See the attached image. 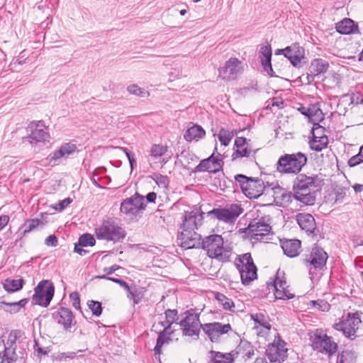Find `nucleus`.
Listing matches in <instances>:
<instances>
[{"instance_id":"obj_61","label":"nucleus","mask_w":363,"mask_h":363,"mask_svg":"<svg viewBox=\"0 0 363 363\" xmlns=\"http://www.w3.org/2000/svg\"><path fill=\"white\" fill-rule=\"evenodd\" d=\"M325 128L320 125L318 123L313 122V126L311 130L312 137L314 136H326L325 135Z\"/></svg>"},{"instance_id":"obj_14","label":"nucleus","mask_w":363,"mask_h":363,"mask_svg":"<svg viewBox=\"0 0 363 363\" xmlns=\"http://www.w3.org/2000/svg\"><path fill=\"white\" fill-rule=\"evenodd\" d=\"M268 221L269 220H266L264 217L252 220L247 228L251 238L258 240L269 235L271 233L272 227Z\"/></svg>"},{"instance_id":"obj_36","label":"nucleus","mask_w":363,"mask_h":363,"mask_svg":"<svg viewBox=\"0 0 363 363\" xmlns=\"http://www.w3.org/2000/svg\"><path fill=\"white\" fill-rule=\"evenodd\" d=\"M23 279H11L7 278L3 283L4 289L9 293H13L21 290L25 284Z\"/></svg>"},{"instance_id":"obj_53","label":"nucleus","mask_w":363,"mask_h":363,"mask_svg":"<svg viewBox=\"0 0 363 363\" xmlns=\"http://www.w3.org/2000/svg\"><path fill=\"white\" fill-rule=\"evenodd\" d=\"M325 341V335H315L312 339V347L315 350L323 352V342Z\"/></svg>"},{"instance_id":"obj_30","label":"nucleus","mask_w":363,"mask_h":363,"mask_svg":"<svg viewBox=\"0 0 363 363\" xmlns=\"http://www.w3.org/2000/svg\"><path fill=\"white\" fill-rule=\"evenodd\" d=\"M28 301V298H23L17 302H6L0 300V308L7 313H16L26 306Z\"/></svg>"},{"instance_id":"obj_12","label":"nucleus","mask_w":363,"mask_h":363,"mask_svg":"<svg viewBox=\"0 0 363 363\" xmlns=\"http://www.w3.org/2000/svg\"><path fill=\"white\" fill-rule=\"evenodd\" d=\"M217 148L215 147L213 154L206 159L202 160L200 163L192 171L194 173L208 171L216 174L222 169L224 162L221 158V155L217 152Z\"/></svg>"},{"instance_id":"obj_60","label":"nucleus","mask_w":363,"mask_h":363,"mask_svg":"<svg viewBox=\"0 0 363 363\" xmlns=\"http://www.w3.org/2000/svg\"><path fill=\"white\" fill-rule=\"evenodd\" d=\"M118 148L125 154V155L129 161L130 169H131V170H133L135 166L136 165V160L135 159L134 154L130 150H129L127 147H118Z\"/></svg>"},{"instance_id":"obj_24","label":"nucleus","mask_w":363,"mask_h":363,"mask_svg":"<svg viewBox=\"0 0 363 363\" xmlns=\"http://www.w3.org/2000/svg\"><path fill=\"white\" fill-rule=\"evenodd\" d=\"M203 212H201L199 214L200 218L197 219L196 214L193 211L186 212L182 224L184 230L188 229L191 231H194L195 229H197L198 225H201V221L203 218Z\"/></svg>"},{"instance_id":"obj_3","label":"nucleus","mask_w":363,"mask_h":363,"mask_svg":"<svg viewBox=\"0 0 363 363\" xmlns=\"http://www.w3.org/2000/svg\"><path fill=\"white\" fill-rule=\"evenodd\" d=\"M235 180L242 193L250 199H257L263 194L264 186L261 179L239 174L235 176Z\"/></svg>"},{"instance_id":"obj_13","label":"nucleus","mask_w":363,"mask_h":363,"mask_svg":"<svg viewBox=\"0 0 363 363\" xmlns=\"http://www.w3.org/2000/svg\"><path fill=\"white\" fill-rule=\"evenodd\" d=\"M293 182V191L305 192L317 190L319 186L320 179L317 175L312 177L304 174H298Z\"/></svg>"},{"instance_id":"obj_34","label":"nucleus","mask_w":363,"mask_h":363,"mask_svg":"<svg viewBox=\"0 0 363 363\" xmlns=\"http://www.w3.org/2000/svg\"><path fill=\"white\" fill-rule=\"evenodd\" d=\"M44 225V222L40 219H28L21 226L20 230H22V235L24 236L26 234L30 233L31 231L35 230L39 226L43 228Z\"/></svg>"},{"instance_id":"obj_28","label":"nucleus","mask_w":363,"mask_h":363,"mask_svg":"<svg viewBox=\"0 0 363 363\" xmlns=\"http://www.w3.org/2000/svg\"><path fill=\"white\" fill-rule=\"evenodd\" d=\"M301 241L298 240H286L281 242V248L284 254L289 257H295L299 254Z\"/></svg>"},{"instance_id":"obj_21","label":"nucleus","mask_w":363,"mask_h":363,"mask_svg":"<svg viewBox=\"0 0 363 363\" xmlns=\"http://www.w3.org/2000/svg\"><path fill=\"white\" fill-rule=\"evenodd\" d=\"M296 220L302 230H306L308 235H316V223L313 216L310 213H298Z\"/></svg>"},{"instance_id":"obj_5","label":"nucleus","mask_w":363,"mask_h":363,"mask_svg":"<svg viewBox=\"0 0 363 363\" xmlns=\"http://www.w3.org/2000/svg\"><path fill=\"white\" fill-rule=\"evenodd\" d=\"M184 318L182 319L179 325L183 335L194 337L196 339L199 337L201 328L203 329V325L201 323L199 314L194 313L193 309H190L184 313Z\"/></svg>"},{"instance_id":"obj_10","label":"nucleus","mask_w":363,"mask_h":363,"mask_svg":"<svg viewBox=\"0 0 363 363\" xmlns=\"http://www.w3.org/2000/svg\"><path fill=\"white\" fill-rule=\"evenodd\" d=\"M361 323L362 321L357 313H349L345 319L337 323H335L333 328L338 331L342 332L345 337L350 340H354L356 337V331L359 328Z\"/></svg>"},{"instance_id":"obj_31","label":"nucleus","mask_w":363,"mask_h":363,"mask_svg":"<svg viewBox=\"0 0 363 363\" xmlns=\"http://www.w3.org/2000/svg\"><path fill=\"white\" fill-rule=\"evenodd\" d=\"M316 191H308L305 192L296 191L294 193V198L306 206H313L316 200Z\"/></svg>"},{"instance_id":"obj_6","label":"nucleus","mask_w":363,"mask_h":363,"mask_svg":"<svg viewBox=\"0 0 363 363\" xmlns=\"http://www.w3.org/2000/svg\"><path fill=\"white\" fill-rule=\"evenodd\" d=\"M268 289H272L276 299L289 300L294 298L295 295L288 289L285 273L278 269L274 279L267 283Z\"/></svg>"},{"instance_id":"obj_55","label":"nucleus","mask_w":363,"mask_h":363,"mask_svg":"<svg viewBox=\"0 0 363 363\" xmlns=\"http://www.w3.org/2000/svg\"><path fill=\"white\" fill-rule=\"evenodd\" d=\"M363 163V145L360 147L359 153L352 156L348 160V165L351 167H355Z\"/></svg>"},{"instance_id":"obj_40","label":"nucleus","mask_w":363,"mask_h":363,"mask_svg":"<svg viewBox=\"0 0 363 363\" xmlns=\"http://www.w3.org/2000/svg\"><path fill=\"white\" fill-rule=\"evenodd\" d=\"M49 134L43 128H35L28 136L30 143L44 142L48 138Z\"/></svg>"},{"instance_id":"obj_47","label":"nucleus","mask_w":363,"mask_h":363,"mask_svg":"<svg viewBox=\"0 0 363 363\" xmlns=\"http://www.w3.org/2000/svg\"><path fill=\"white\" fill-rule=\"evenodd\" d=\"M252 319L254 320L255 324H258L260 326L264 328L267 330L271 329V325L269 323L268 317H266L263 313H257L252 315Z\"/></svg>"},{"instance_id":"obj_29","label":"nucleus","mask_w":363,"mask_h":363,"mask_svg":"<svg viewBox=\"0 0 363 363\" xmlns=\"http://www.w3.org/2000/svg\"><path fill=\"white\" fill-rule=\"evenodd\" d=\"M191 124L192 125L188 128L184 135V139L188 142H191L194 140L197 141L203 138L206 135L204 129L201 125Z\"/></svg>"},{"instance_id":"obj_18","label":"nucleus","mask_w":363,"mask_h":363,"mask_svg":"<svg viewBox=\"0 0 363 363\" xmlns=\"http://www.w3.org/2000/svg\"><path fill=\"white\" fill-rule=\"evenodd\" d=\"M328 258L327 252L318 245H315L311 252L309 258L306 259L313 269L322 270L326 264Z\"/></svg>"},{"instance_id":"obj_45","label":"nucleus","mask_w":363,"mask_h":363,"mask_svg":"<svg viewBox=\"0 0 363 363\" xmlns=\"http://www.w3.org/2000/svg\"><path fill=\"white\" fill-rule=\"evenodd\" d=\"M168 150L167 145L161 144H153L150 150V155L155 159L160 157L166 154Z\"/></svg>"},{"instance_id":"obj_62","label":"nucleus","mask_w":363,"mask_h":363,"mask_svg":"<svg viewBox=\"0 0 363 363\" xmlns=\"http://www.w3.org/2000/svg\"><path fill=\"white\" fill-rule=\"evenodd\" d=\"M165 318L172 323H176L178 319V311L177 309H167L164 311Z\"/></svg>"},{"instance_id":"obj_63","label":"nucleus","mask_w":363,"mask_h":363,"mask_svg":"<svg viewBox=\"0 0 363 363\" xmlns=\"http://www.w3.org/2000/svg\"><path fill=\"white\" fill-rule=\"evenodd\" d=\"M69 298L72 301L73 307L77 310L81 311L80 298L79 294L77 291L72 292L69 294Z\"/></svg>"},{"instance_id":"obj_7","label":"nucleus","mask_w":363,"mask_h":363,"mask_svg":"<svg viewBox=\"0 0 363 363\" xmlns=\"http://www.w3.org/2000/svg\"><path fill=\"white\" fill-rule=\"evenodd\" d=\"M55 287L48 280H43L35 288V293L32 296L34 304L48 307L53 298Z\"/></svg>"},{"instance_id":"obj_54","label":"nucleus","mask_w":363,"mask_h":363,"mask_svg":"<svg viewBox=\"0 0 363 363\" xmlns=\"http://www.w3.org/2000/svg\"><path fill=\"white\" fill-rule=\"evenodd\" d=\"M272 48L269 44L262 46L260 48L259 57L261 59V62H267L269 60H272Z\"/></svg>"},{"instance_id":"obj_51","label":"nucleus","mask_w":363,"mask_h":363,"mask_svg":"<svg viewBox=\"0 0 363 363\" xmlns=\"http://www.w3.org/2000/svg\"><path fill=\"white\" fill-rule=\"evenodd\" d=\"M76 357L74 352H58L53 354L54 360L59 362H66L68 359H72Z\"/></svg>"},{"instance_id":"obj_9","label":"nucleus","mask_w":363,"mask_h":363,"mask_svg":"<svg viewBox=\"0 0 363 363\" xmlns=\"http://www.w3.org/2000/svg\"><path fill=\"white\" fill-rule=\"evenodd\" d=\"M146 208L145 197L135 192L130 198L124 199L120 207L121 212L128 216L133 217L139 215Z\"/></svg>"},{"instance_id":"obj_59","label":"nucleus","mask_w":363,"mask_h":363,"mask_svg":"<svg viewBox=\"0 0 363 363\" xmlns=\"http://www.w3.org/2000/svg\"><path fill=\"white\" fill-rule=\"evenodd\" d=\"M179 156L184 158L188 164H189L191 161L194 162L199 160V157L195 154L186 150H182L180 154L177 155V157Z\"/></svg>"},{"instance_id":"obj_56","label":"nucleus","mask_w":363,"mask_h":363,"mask_svg":"<svg viewBox=\"0 0 363 363\" xmlns=\"http://www.w3.org/2000/svg\"><path fill=\"white\" fill-rule=\"evenodd\" d=\"M128 292V298L133 300L134 304H138L143 297L142 292L135 288L133 289L130 287L129 291H126Z\"/></svg>"},{"instance_id":"obj_38","label":"nucleus","mask_w":363,"mask_h":363,"mask_svg":"<svg viewBox=\"0 0 363 363\" xmlns=\"http://www.w3.org/2000/svg\"><path fill=\"white\" fill-rule=\"evenodd\" d=\"M235 265L238 269H244V267L246 268H255V267L250 253H245L239 256L235 259Z\"/></svg>"},{"instance_id":"obj_49","label":"nucleus","mask_w":363,"mask_h":363,"mask_svg":"<svg viewBox=\"0 0 363 363\" xmlns=\"http://www.w3.org/2000/svg\"><path fill=\"white\" fill-rule=\"evenodd\" d=\"M127 90L130 94H133L137 96L145 97L149 95L147 91H146L145 89L139 87L135 84L129 85L127 87Z\"/></svg>"},{"instance_id":"obj_44","label":"nucleus","mask_w":363,"mask_h":363,"mask_svg":"<svg viewBox=\"0 0 363 363\" xmlns=\"http://www.w3.org/2000/svg\"><path fill=\"white\" fill-rule=\"evenodd\" d=\"M239 352H241L242 350L246 351L244 354L243 357L245 358V359H250L254 355V349L251 343L247 340H241L240 343L238 346Z\"/></svg>"},{"instance_id":"obj_37","label":"nucleus","mask_w":363,"mask_h":363,"mask_svg":"<svg viewBox=\"0 0 363 363\" xmlns=\"http://www.w3.org/2000/svg\"><path fill=\"white\" fill-rule=\"evenodd\" d=\"M328 138L327 136H314L309 140V145L311 150L320 152L327 147Z\"/></svg>"},{"instance_id":"obj_46","label":"nucleus","mask_w":363,"mask_h":363,"mask_svg":"<svg viewBox=\"0 0 363 363\" xmlns=\"http://www.w3.org/2000/svg\"><path fill=\"white\" fill-rule=\"evenodd\" d=\"M172 339L170 337L166 336V335L162 334V333H159L158 337L157 338L156 345L154 348V352L155 354L160 355L162 353V347L165 343H169Z\"/></svg>"},{"instance_id":"obj_1","label":"nucleus","mask_w":363,"mask_h":363,"mask_svg":"<svg viewBox=\"0 0 363 363\" xmlns=\"http://www.w3.org/2000/svg\"><path fill=\"white\" fill-rule=\"evenodd\" d=\"M307 162L306 155L301 152L286 153L279 158L276 164L277 170L281 174H298Z\"/></svg>"},{"instance_id":"obj_23","label":"nucleus","mask_w":363,"mask_h":363,"mask_svg":"<svg viewBox=\"0 0 363 363\" xmlns=\"http://www.w3.org/2000/svg\"><path fill=\"white\" fill-rule=\"evenodd\" d=\"M289 48L290 51L287 53L286 58L294 67H300L301 66V61L304 59V49L298 43H293Z\"/></svg>"},{"instance_id":"obj_22","label":"nucleus","mask_w":363,"mask_h":363,"mask_svg":"<svg viewBox=\"0 0 363 363\" xmlns=\"http://www.w3.org/2000/svg\"><path fill=\"white\" fill-rule=\"evenodd\" d=\"M336 30L342 35L359 34L360 31L357 23L349 18H345L335 25Z\"/></svg>"},{"instance_id":"obj_19","label":"nucleus","mask_w":363,"mask_h":363,"mask_svg":"<svg viewBox=\"0 0 363 363\" xmlns=\"http://www.w3.org/2000/svg\"><path fill=\"white\" fill-rule=\"evenodd\" d=\"M77 150L76 144L72 143H65L62 144L57 150L50 153L47 160L52 165L57 164L62 158H67L69 155L74 154Z\"/></svg>"},{"instance_id":"obj_43","label":"nucleus","mask_w":363,"mask_h":363,"mask_svg":"<svg viewBox=\"0 0 363 363\" xmlns=\"http://www.w3.org/2000/svg\"><path fill=\"white\" fill-rule=\"evenodd\" d=\"M215 298L223 306V308L225 310L232 311V308L235 307L232 299L228 298L223 294L216 292L215 294Z\"/></svg>"},{"instance_id":"obj_20","label":"nucleus","mask_w":363,"mask_h":363,"mask_svg":"<svg viewBox=\"0 0 363 363\" xmlns=\"http://www.w3.org/2000/svg\"><path fill=\"white\" fill-rule=\"evenodd\" d=\"M329 67V63L328 61L321 59L316 58L311 61V65L308 67V72L307 73V81L308 84H311L315 79V77L325 73Z\"/></svg>"},{"instance_id":"obj_48","label":"nucleus","mask_w":363,"mask_h":363,"mask_svg":"<svg viewBox=\"0 0 363 363\" xmlns=\"http://www.w3.org/2000/svg\"><path fill=\"white\" fill-rule=\"evenodd\" d=\"M78 244L82 247H92L96 244V240L94 236L89 233L82 235L78 240Z\"/></svg>"},{"instance_id":"obj_26","label":"nucleus","mask_w":363,"mask_h":363,"mask_svg":"<svg viewBox=\"0 0 363 363\" xmlns=\"http://www.w3.org/2000/svg\"><path fill=\"white\" fill-rule=\"evenodd\" d=\"M21 331L19 330H11L9 335L8 340L4 345V350L6 354H18V350L16 345V340L21 336Z\"/></svg>"},{"instance_id":"obj_42","label":"nucleus","mask_w":363,"mask_h":363,"mask_svg":"<svg viewBox=\"0 0 363 363\" xmlns=\"http://www.w3.org/2000/svg\"><path fill=\"white\" fill-rule=\"evenodd\" d=\"M337 350V344L332 340V337L325 335V341L323 342V352L332 356L335 354Z\"/></svg>"},{"instance_id":"obj_4","label":"nucleus","mask_w":363,"mask_h":363,"mask_svg":"<svg viewBox=\"0 0 363 363\" xmlns=\"http://www.w3.org/2000/svg\"><path fill=\"white\" fill-rule=\"evenodd\" d=\"M96 235L98 239L117 242L125 238L126 233L113 221L108 220H104L102 225L96 229Z\"/></svg>"},{"instance_id":"obj_33","label":"nucleus","mask_w":363,"mask_h":363,"mask_svg":"<svg viewBox=\"0 0 363 363\" xmlns=\"http://www.w3.org/2000/svg\"><path fill=\"white\" fill-rule=\"evenodd\" d=\"M220 328V323L214 322L203 324V331L213 342H218V331Z\"/></svg>"},{"instance_id":"obj_32","label":"nucleus","mask_w":363,"mask_h":363,"mask_svg":"<svg viewBox=\"0 0 363 363\" xmlns=\"http://www.w3.org/2000/svg\"><path fill=\"white\" fill-rule=\"evenodd\" d=\"M238 271L240 274L241 281L244 285L250 284L254 279H256L257 277V269L256 266L255 267V268H246L245 267H244V269H238Z\"/></svg>"},{"instance_id":"obj_15","label":"nucleus","mask_w":363,"mask_h":363,"mask_svg":"<svg viewBox=\"0 0 363 363\" xmlns=\"http://www.w3.org/2000/svg\"><path fill=\"white\" fill-rule=\"evenodd\" d=\"M177 240L179 245L184 249L200 248L201 245V235L195 231L184 230L178 233Z\"/></svg>"},{"instance_id":"obj_16","label":"nucleus","mask_w":363,"mask_h":363,"mask_svg":"<svg viewBox=\"0 0 363 363\" xmlns=\"http://www.w3.org/2000/svg\"><path fill=\"white\" fill-rule=\"evenodd\" d=\"M52 318L66 331H70L72 327L77 323L72 311L65 307H60L52 313Z\"/></svg>"},{"instance_id":"obj_35","label":"nucleus","mask_w":363,"mask_h":363,"mask_svg":"<svg viewBox=\"0 0 363 363\" xmlns=\"http://www.w3.org/2000/svg\"><path fill=\"white\" fill-rule=\"evenodd\" d=\"M211 363H233L234 359L231 353H222L211 350Z\"/></svg>"},{"instance_id":"obj_39","label":"nucleus","mask_w":363,"mask_h":363,"mask_svg":"<svg viewBox=\"0 0 363 363\" xmlns=\"http://www.w3.org/2000/svg\"><path fill=\"white\" fill-rule=\"evenodd\" d=\"M241 131L240 130L238 132ZM238 134L237 130H228L223 128H220L218 138L221 145L224 146L228 145L233 138Z\"/></svg>"},{"instance_id":"obj_57","label":"nucleus","mask_w":363,"mask_h":363,"mask_svg":"<svg viewBox=\"0 0 363 363\" xmlns=\"http://www.w3.org/2000/svg\"><path fill=\"white\" fill-rule=\"evenodd\" d=\"M251 153V150L247 147L242 148H236V150L232 155V160H236L238 157H248Z\"/></svg>"},{"instance_id":"obj_11","label":"nucleus","mask_w":363,"mask_h":363,"mask_svg":"<svg viewBox=\"0 0 363 363\" xmlns=\"http://www.w3.org/2000/svg\"><path fill=\"white\" fill-rule=\"evenodd\" d=\"M242 72V62L237 57H230L218 69L219 76L226 81L236 79Z\"/></svg>"},{"instance_id":"obj_41","label":"nucleus","mask_w":363,"mask_h":363,"mask_svg":"<svg viewBox=\"0 0 363 363\" xmlns=\"http://www.w3.org/2000/svg\"><path fill=\"white\" fill-rule=\"evenodd\" d=\"M357 355L354 351L343 350L337 355V363H356Z\"/></svg>"},{"instance_id":"obj_25","label":"nucleus","mask_w":363,"mask_h":363,"mask_svg":"<svg viewBox=\"0 0 363 363\" xmlns=\"http://www.w3.org/2000/svg\"><path fill=\"white\" fill-rule=\"evenodd\" d=\"M298 110L313 123L323 119V113L321 109L314 104H311L308 107L301 106Z\"/></svg>"},{"instance_id":"obj_17","label":"nucleus","mask_w":363,"mask_h":363,"mask_svg":"<svg viewBox=\"0 0 363 363\" xmlns=\"http://www.w3.org/2000/svg\"><path fill=\"white\" fill-rule=\"evenodd\" d=\"M285 342L279 340L277 343L268 345L266 350V355L271 362L281 363L286 358L287 349L284 347Z\"/></svg>"},{"instance_id":"obj_52","label":"nucleus","mask_w":363,"mask_h":363,"mask_svg":"<svg viewBox=\"0 0 363 363\" xmlns=\"http://www.w3.org/2000/svg\"><path fill=\"white\" fill-rule=\"evenodd\" d=\"M87 305L94 315L99 317L101 315L103 311L101 303L91 300L87 302Z\"/></svg>"},{"instance_id":"obj_27","label":"nucleus","mask_w":363,"mask_h":363,"mask_svg":"<svg viewBox=\"0 0 363 363\" xmlns=\"http://www.w3.org/2000/svg\"><path fill=\"white\" fill-rule=\"evenodd\" d=\"M26 357V350L20 347L18 354H9L4 352L0 353V363H24Z\"/></svg>"},{"instance_id":"obj_8","label":"nucleus","mask_w":363,"mask_h":363,"mask_svg":"<svg viewBox=\"0 0 363 363\" xmlns=\"http://www.w3.org/2000/svg\"><path fill=\"white\" fill-rule=\"evenodd\" d=\"M243 208L240 204L232 203L225 208H217L208 211L207 215L228 223H234L242 213Z\"/></svg>"},{"instance_id":"obj_58","label":"nucleus","mask_w":363,"mask_h":363,"mask_svg":"<svg viewBox=\"0 0 363 363\" xmlns=\"http://www.w3.org/2000/svg\"><path fill=\"white\" fill-rule=\"evenodd\" d=\"M311 305L321 311H328L330 308V305L325 300L311 301Z\"/></svg>"},{"instance_id":"obj_64","label":"nucleus","mask_w":363,"mask_h":363,"mask_svg":"<svg viewBox=\"0 0 363 363\" xmlns=\"http://www.w3.org/2000/svg\"><path fill=\"white\" fill-rule=\"evenodd\" d=\"M272 60H269L267 62H261L262 66L264 69V71L269 76V77H277L275 75L274 72L272 69Z\"/></svg>"},{"instance_id":"obj_2","label":"nucleus","mask_w":363,"mask_h":363,"mask_svg":"<svg viewBox=\"0 0 363 363\" xmlns=\"http://www.w3.org/2000/svg\"><path fill=\"white\" fill-rule=\"evenodd\" d=\"M221 235H211L202 240L200 248L206 250L208 256L211 258L223 262H228L230 259L231 251L229 248L224 247Z\"/></svg>"},{"instance_id":"obj_50","label":"nucleus","mask_w":363,"mask_h":363,"mask_svg":"<svg viewBox=\"0 0 363 363\" xmlns=\"http://www.w3.org/2000/svg\"><path fill=\"white\" fill-rule=\"evenodd\" d=\"M150 177L158 186L167 188L169 184V179L167 176L155 173Z\"/></svg>"}]
</instances>
